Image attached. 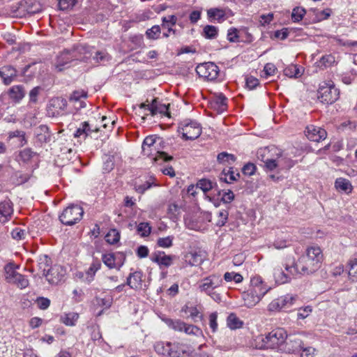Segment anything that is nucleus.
Masks as SVG:
<instances>
[{
	"label": "nucleus",
	"instance_id": "1",
	"mask_svg": "<svg viewBox=\"0 0 357 357\" xmlns=\"http://www.w3.org/2000/svg\"><path fill=\"white\" fill-rule=\"evenodd\" d=\"M323 260V254L319 246L314 245L306 249L296 263L293 266L286 265L287 272L294 275L298 273L303 275H310L316 272L320 267Z\"/></svg>",
	"mask_w": 357,
	"mask_h": 357
},
{
	"label": "nucleus",
	"instance_id": "2",
	"mask_svg": "<svg viewBox=\"0 0 357 357\" xmlns=\"http://www.w3.org/2000/svg\"><path fill=\"white\" fill-rule=\"evenodd\" d=\"M162 140L155 135L147 136L142 143V153L144 155L152 157L155 162H168L173 159L172 156L164 151H159Z\"/></svg>",
	"mask_w": 357,
	"mask_h": 357
},
{
	"label": "nucleus",
	"instance_id": "3",
	"mask_svg": "<svg viewBox=\"0 0 357 357\" xmlns=\"http://www.w3.org/2000/svg\"><path fill=\"white\" fill-rule=\"evenodd\" d=\"M261 341L259 349H277L282 352V346H284L285 340L287 339V331L282 328H278L265 336L261 335L258 337Z\"/></svg>",
	"mask_w": 357,
	"mask_h": 357
},
{
	"label": "nucleus",
	"instance_id": "4",
	"mask_svg": "<svg viewBox=\"0 0 357 357\" xmlns=\"http://www.w3.org/2000/svg\"><path fill=\"white\" fill-rule=\"evenodd\" d=\"M222 282L223 280L220 275L213 274L202 279L198 282V288L201 292L205 293L215 301L220 302L221 295L216 289L222 286Z\"/></svg>",
	"mask_w": 357,
	"mask_h": 357
},
{
	"label": "nucleus",
	"instance_id": "5",
	"mask_svg": "<svg viewBox=\"0 0 357 357\" xmlns=\"http://www.w3.org/2000/svg\"><path fill=\"white\" fill-rule=\"evenodd\" d=\"M339 94V89L335 86L333 81H324L319 84L317 98L321 102L333 104L338 99Z\"/></svg>",
	"mask_w": 357,
	"mask_h": 357
},
{
	"label": "nucleus",
	"instance_id": "6",
	"mask_svg": "<svg viewBox=\"0 0 357 357\" xmlns=\"http://www.w3.org/2000/svg\"><path fill=\"white\" fill-rule=\"evenodd\" d=\"M84 209L77 204L66 207L59 215V220L65 225L72 226L79 222L83 217Z\"/></svg>",
	"mask_w": 357,
	"mask_h": 357
},
{
	"label": "nucleus",
	"instance_id": "7",
	"mask_svg": "<svg viewBox=\"0 0 357 357\" xmlns=\"http://www.w3.org/2000/svg\"><path fill=\"white\" fill-rule=\"evenodd\" d=\"M89 48V46L86 45L79 44L75 46L71 50H64L57 56L55 68L58 71L63 70L66 65L68 64L76 58L77 52L79 54L86 53L88 52Z\"/></svg>",
	"mask_w": 357,
	"mask_h": 357
},
{
	"label": "nucleus",
	"instance_id": "8",
	"mask_svg": "<svg viewBox=\"0 0 357 357\" xmlns=\"http://www.w3.org/2000/svg\"><path fill=\"white\" fill-rule=\"evenodd\" d=\"M178 132L185 140H195L201 135L202 126L197 121L185 119L179 123Z\"/></svg>",
	"mask_w": 357,
	"mask_h": 357
},
{
	"label": "nucleus",
	"instance_id": "9",
	"mask_svg": "<svg viewBox=\"0 0 357 357\" xmlns=\"http://www.w3.org/2000/svg\"><path fill=\"white\" fill-rule=\"evenodd\" d=\"M5 278L8 282L14 284L20 289L26 288L29 285L28 279L19 273L12 264L5 266Z\"/></svg>",
	"mask_w": 357,
	"mask_h": 357
},
{
	"label": "nucleus",
	"instance_id": "10",
	"mask_svg": "<svg viewBox=\"0 0 357 357\" xmlns=\"http://www.w3.org/2000/svg\"><path fill=\"white\" fill-rule=\"evenodd\" d=\"M304 336V333L287 335V339L285 340L284 346H282V352L291 354L301 351L304 345L302 340V337Z\"/></svg>",
	"mask_w": 357,
	"mask_h": 357
},
{
	"label": "nucleus",
	"instance_id": "11",
	"mask_svg": "<svg viewBox=\"0 0 357 357\" xmlns=\"http://www.w3.org/2000/svg\"><path fill=\"white\" fill-rule=\"evenodd\" d=\"M196 72L199 77L208 81H213L218 77L220 70L214 63L207 62L198 65L196 68Z\"/></svg>",
	"mask_w": 357,
	"mask_h": 357
},
{
	"label": "nucleus",
	"instance_id": "12",
	"mask_svg": "<svg viewBox=\"0 0 357 357\" xmlns=\"http://www.w3.org/2000/svg\"><path fill=\"white\" fill-rule=\"evenodd\" d=\"M166 323L173 330L180 332L184 331L188 335H199L202 333V330L198 327L193 325H188L179 319H167Z\"/></svg>",
	"mask_w": 357,
	"mask_h": 357
},
{
	"label": "nucleus",
	"instance_id": "13",
	"mask_svg": "<svg viewBox=\"0 0 357 357\" xmlns=\"http://www.w3.org/2000/svg\"><path fill=\"white\" fill-rule=\"evenodd\" d=\"M296 298V296L290 294L280 296L271 302L268 305V310L270 311H279L284 308L289 307L294 304Z\"/></svg>",
	"mask_w": 357,
	"mask_h": 357
},
{
	"label": "nucleus",
	"instance_id": "14",
	"mask_svg": "<svg viewBox=\"0 0 357 357\" xmlns=\"http://www.w3.org/2000/svg\"><path fill=\"white\" fill-rule=\"evenodd\" d=\"M65 275L66 270L62 266L54 265L47 269L44 276L50 284H57L63 280Z\"/></svg>",
	"mask_w": 357,
	"mask_h": 357
},
{
	"label": "nucleus",
	"instance_id": "15",
	"mask_svg": "<svg viewBox=\"0 0 357 357\" xmlns=\"http://www.w3.org/2000/svg\"><path fill=\"white\" fill-rule=\"evenodd\" d=\"M305 133L308 139L316 142L325 139L327 136V132L324 129L314 125L307 126Z\"/></svg>",
	"mask_w": 357,
	"mask_h": 357
},
{
	"label": "nucleus",
	"instance_id": "16",
	"mask_svg": "<svg viewBox=\"0 0 357 357\" xmlns=\"http://www.w3.org/2000/svg\"><path fill=\"white\" fill-rule=\"evenodd\" d=\"M174 256L166 255L164 252H155L151 255L152 261L157 263L160 267H169L172 264Z\"/></svg>",
	"mask_w": 357,
	"mask_h": 357
},
{
	"label": "nucleus",
	"instance_id": "17",
	"mask_svg": "<svg viewBox=\"0 0 357 357\" xmlns=\"http://www.w3.org/2000/svg\"><path fill=\"white\" fill-rule=\"evenodd\" d=\"M98 128L93 127V126L90 125L88 121H84L80 124L79 128H77V130L74 133V137L75 138L82 137L85 139L86 137L90 135L93 132H98Z\"/></svg>",
	"mask_w": 357,
	"mask_h": 357
},
{
	"label": "nucleus",
	"instance_id": "18",
	"mask_svg": "<svg viewBox=\"0 0 357 357\" xmlns=\"http://www.w3.org/2000/svg\"><path fill=\"white\" fill-rule=\"evenodd\" d=\"M13 213V203L10 200H4L0 202V222H7Z\"/></svg>",
	"mask_w": 357,
	"mask_h": 357
},
{
	"label": "nucleus",
	"instance_id": "19",
	"mask_svg": "<svg viewBox=\"0 0 357 357\" xmlns=\"http://www.w3.org/2000/svg\"><path fill=\"white\" fill-rule=\"evenodd\" d=\"M169 106V104H162L159 102L158 98H154L151 103V106H149V110L151 112L152 116H155L159 113L169 116L168 112Z\"/></svg>",
	"mask_w": 357,
	"mask_h": 357
},
{
	"label": "nucleus",
	"instance_id": "20",
	"mask_svg": "<svg viewBox=\"0 0 357 357\" xmlns=\"http://www.w3.org/2000/svg\"><path fill=\"white\" fill-rule=\"evenodd\" d=\"M118 256L114 253H105L102 255V261L109 269L116 268L120 270L123 265V261L121 262H116Z\"/></svg>",
	"mask_w": 357,
	"mask_h": 357
},
{
	"label": "nucleus",
	"instance_id": "21",
	"mask_svg": "<svg viewBox=\"0 0 357 357\" xmlns=\"http://www.w3.org/2000/svg\"><path fill=\"white\" fill-rule=\"evenodd\" d=\"M16 76L17 70L11 66H5L0 68V77L6 85L10 84Z\"/></svg>",
	"mask_w": 357,
	"mask_h": 357
},
{
	"label": "nucleus",
	"instance_id": "22",
	"mask_svg": "<svg viewBox=\"0 0 357 357\" xmlns=\"http://www.w3.org/2000/svg\"><path fill=\"white\" fill-rule=\"evenodd\" d=\"M154 350L158 355L162 357H171L172 343L169 342H157L154 344Z\"/></svg>",
	"mask_w": 357,
	"mask_h": 357
},
{
	"label": "nucleus",
	"instance_id": "23",
	"mask_svg": "<svg viewBox=\"0 0 357 357\" xmlns=\"http://www.w3.org/2000/svg\"><path fill=\"white\" fill-rule=\"evenodd\" d=\"M142 276L143 273L142 271H135L132 273H130L127 278L126 284L134 289L141 288Z\"/></svg>",
	"mask_w": 357,
	"mask_h": 357
},
{
	"label": "nucleus",
	"instance_id": "24",
	"mask_svg": "<svg viewBox=\"0 0 357 357\" xmlns=\"http://www.w3.org/2000/svg\"><path fill=\"white\" fill-rule=\"evenodd\" d=\"M51 133L49 128L45 125L40 126L36 130V138L40 144L47 143L50 141Z\"/></svg>",
	"mask_w": 357,
	"mask_h": 357
},
{
	"label": "nucleus",
	"instance_id": "25",
	"mask_svg": "<svg viewBox=\"0 0 357 357\" xmlns=\"http://www.w3.org/2000/svg\"><path fill=\"white\" fill-rule=\"evenodd\" d=\"M8 94L13 101L18 102L24 97L25 91L22 86H13L9 89Z\"/></svg>",
	"mask_w": 357,
	"mask_h": 357
},
{
	"label": "nucleus",
	"instance_id": "26",
	"mask_svg": "<svg viewBox=\"0 0 357 357\" xmlns=\"http://www.w3.org/2000/svg\"><path fill=\"white\" fill-rule=\"evenodd\" d=\"M243 298L244 300L245 305L248 307L255 306L261 301V298L257 296V294H254V292L250 289L247 292L243 293Z\"/></svg>",
	"mask_w": 357,
	"mask_h": 357
},
{
	"label": "nucleus",
	"instance_id": "27",
	"mask_svg": "<svg viewBox=\"0 0 357 357\" xmlns=\"http://www.w3.org/2000/svg\"><path fill=\"white\" fill-rule=\"evenodd\" d=\"M276 155L279 168L281 169H289L295 165L294 161L287 156H284L282 151H279L276 153Z\"/></svg>",
	"mask_w": 357,
	"mask_h": 357
},
{
	"label": "nucleus",
	"instance_id": "28",
	"mask_svg": "<svg viewBox=\"0 0 357 357\" xmlns=\"http://www.w3.org/2000/svg\"><path fill=\"white\" fill-rule=\"evenodd\" d=\"M335 186L338 190L344 192L347 194L351 192L353 189L350 181L344 178H337L335 182Z\"/></svg>",
	"mask_w": 357,
	"mask_h": 357
},
{
	"label": "nucleus",
	"instance_id": "29",
	"mask_svg": "<svg viewBox=\"0 0 357 357\" xmlns=\"http://www.w3.org/2000/svg\"><path fill=\"white\" fill-rule=\"evenodd\" d=\"M227 99L222 94H220L215 98V99L211 102V107L216 109L218 112H224L227 105Z\"/></svg>",
	"mask_w": 357,
	"mask_h": 357
},
{
	"label": "nucleus",
	"instance_id": "30",
	"mask_svg": "<svg viewBox=\"0 0 357 357\" xmlns=\"http://www.w3.org/2000/svg\"><path fill=\"white\" fill-rule=\"evenodd\" d=\"M236 160V157L227 152H221L217 155V161L219 164L231 165Z\"/></svg>",
	"mask_w": 357,
	"mask_h": 357
},
{
	"label": "nucleus",
	"instance_id": "31",
	"mask_svg": "<svg viewBox=\"0 0 357 357\" xmlns=\"http://www.w3.org/2000/svg\"><path fill=\"white\" fill-rule=\"evenodd\" d=\"M185 354H189L188 346L178 342L172 344L171 357H181Z\"/></svg>",
	"mask_w": 357,
	"mask_h": 357
},
{
	"label": "nucleus",
	"instance_id": "32",
	"mask_svg": "<svg viewBox=\"0 0 357 357\" xmlns=\"http://www.w3.org/2000/svg\"><path fill=\"white\" fill-rule=\"evenodd\" d=\"M177 22V17L176 15H171L162 18V29H169V31H172L174 34H176V30L172 29Z\"/></svg>",
	"mask_w": 357,
	"mask_h": 357
},
{
	"label": "nucleus",
	"instance_id": "33",
	"mask_svg": "<svg viewBox=\"0 0 357 357\" xmlns=\"http://www.w3.org/2000/svg\"><path fill=\"white\" fill-rule=\"evenodd\" d=\"M284 74L289 77H299L303 74V68L297 65H291L284 70Z\"/></svg>",
	"mask_w": 357,
	"mask_h": 357
},
{
	"label": "nucleus",
	"instance_id": "34",
	"mask_svg": "<svg viewBox=\"0 0 357 357\" xmlns=\"http://www.w3.org/2000/svg\"><path fill=\"white\" fill-rule=\"evenodd\" d=\"M218 29L213 25H206L203 29L202 36L206 38L213 40L217 38Z\"/></svg>",
	"mask_w": 357,
	"mask_h": 357
},
{
	"label": "nucleus",
	"instance_id": "35",
	"mask_svg": "<svg viewBox=\"0 0 357 357\" xmlns=\"http://www.w3.org/2000/svg\"><path fill=\"white\" fill-rule=\"evenodd\" d=\"M216 186L215 183L207 178L200 179L197 183V187L201 189L204 193L213 190Z\"/></svg>",
	"mask_w": 357,
	"mask_h": 357
},
{
	"label": "nucleus",
	"instance_id": "36",
	"mask_svg": "<svg viewBox=\"0 0 357 357\" xmlns=\"http://www.w3.org/2000/svg\"><path fill=\"white\" fill-rule=\"evenodd\" d=\"M31 176L29 174H24L22 172H16L11 176V179L13 183L15 185H21L26 181H28L30 178Z\"/></svg>",
	"mask_w": 357,
	"mask_h": 357
},
{
	"label": "nucleus",
	"instance_id": "37",
	"mask_svg": "<svg viewBox=\"0 0 357 357\" xmlns=\"http://www.w3.org/2000/svg\"><path fill=\"white\" fill-rule=\"evenodd\" d=\"M38 264L39 269L42 270L43 275L47 272L49 267L51 266L52 260L51 259L46 255L39 256L38 259Z\"/></svg>",
	"mask_w": 357,
	"mask_h": 357
},
{
	"label": "nucleus",
	"instance_id": "38",
	"mask_svg": "<svg viewBox=\"0 0 357 357\" xmlns=\"http://www.w3.org/2000/svg\"><path fill=\"white\" fill-rule=\"evenodd\" d=\"M207 14L209 18H213L221 22L225 20V13L222 9L211 8L208 10Z\"/></svg>",
	"mask_w": 357,
	"mask_h": 357
},
{
	"label": "nucleus",
	"instance_id": "39",
	"mask_svg": "<svg viewBox=\"0 0 357 357\" xmlns=\"http://www.w3.org/2000/svg\"><path fill=\"white\" fill-rule=\"evenodd\" d=\"M335 62V59L332 54L323 56L317 62V66L321 68H326L331 66Z\"/></svg>",
	"mask_w": 357,
	"mask_h": 357
},
{
	"label": "nucleus",
	"instance_id": "40",
	"mask_svg": "<svg viewBox=\"0 0 357 357\" xmlns=\"http://www.w3.org/2000/svg\"><path fill=\"white\" fill-rule=\"evenodd\" d=\"M229 212L227 210H220L217 213L216 220L215 225L218 227L224 226L228 219Z\"/></svg>",
	"mask_w": 357,
	"mask_h": 357
},
{
	"label": "nucleus",
	"instance_id": "41",
	"mask_svg": "<svg viewBox=\"0 0 357 357\" xmlns=\"http://www.w3.org/2000/svg\"><path fill=\"white\" fill-rule=\"evenodd\" d=\"M222 174H225L224 178H221V180L224 181L225 182L229 183L232 181H237L238 178L240 177V174L236 173L235 174L233 167H230L227 172H225V170L224 169L222 171Z\"/></svg>",
	"mask_w": 357,
	"mask_h": 357
},
{
	"label": "nucleus",
	"instance_id": "42",
	"mask_svg": "<svg viewBox=\"0 0 357 357\" xmlns=\"http://www.w3.org/2000/svg\"><path fill=\"white\" fill-rule=\"evenodd\" d=\"M93 59L96 63L105 64L111 60V56L105 51H98Z\"/></svg>",
	"mask_w": 357,
	"mask_h": 357
},
{
	"label": "nucleus",
	"instance_id": "43",
	"mask_svg": "<svg viewBox=\"0 0 357 357\" xmlns=\"http://www.w3.org/2000/svg\"><path fill=\"white\" fill-rule=\"evenodd\" d=\"M79 318V314L76 312H69L65 314L63 317H62L63 323L66 326H73L75 325L77 319Z\"/></svg>",
	"mask_w": 357,
	"mask_h": 357
},
{
	"label": "nucleus",
	"instance_id": "44",
	"mask_svg": "<svg viewBox=\"0 0 357 357\" xmlns=\"http://www.w3.org/2000/svg\"><path fill=\"white\" fill-rule=\"evenodd\" d=\"M161 28L159 25H154L146 31V37L151 40H156L159 38Z\"/></svg>",
	"mask_w": 357,
	"mask_h": 357
},
{
	"label": "nucleus",
	"instance_id": "45",
	"mask_svg": "<svg viewBox=\"0 0 357 357\" xmlns=\"http://www.w3.org/2000/svg\"><path fill=\"white\" fill-rule=\"evenodd\" d=\"M243 321H241L235 314H231L227 318V326L231 329L239 328L242 326Z\"/></svg>",
	"mask_w": 357,
	"mask_h": 357
},
{
	"label": "nucleus",
	"instance_id": "46",
	"mask_svg": "<svg viewBox=\"0 0 357 357\" xmlns=\"http://www.w3.org/2000/svg\"><path fill=\"white\" fill-rule=\"evenodd\" d=\"M187 258L188 259L189 264L191 266H199L203 261L202 256L196 252H190L187 256Z\"/></svg>",
	"mask_w": 357,
	"mask_h": 357
},
{
	"label": "nucleus",
	"instance_id": "47",
	"mask_svg": "<svg viewBox=\"0 0 357 357\" xmlns=\"http://www.w3.org/2000/svg\"><path fill=\"white\" fill-rule=\"evenodd\" d=\"M120 239V234L118 230L115 229H110L107 234L105 236L106 241L109 244H114Z\"/></svg>",
	"mask_w": 357,
	"mask_h": 357
},
{
	"label": "nucleus",
	"instance_id": "48",
	"mask_svg": "<svg viewBox=\"0 0 357 357\" xmlns=\"http://www.w3.org/2000/svg\"><path fill=\"white\" fill-rule=\"evenodd\" d=\"M36 155L31 149L26 148L20 152L19 157L24 162H28Z\"/></svg>",
	"mask_w": 357,
	"mask_h": 357
},
{
	"label": "nucleus",
	"instance_id": "49",
	"mask_svg": "<svg viewBox=\"0 0 357 357\" xmlns=\"http://www.w3.org/2000/svg\"><path fill=\"white\" fill-rule=\"evenodd\" d=\"M101 268V263L98 260H94L93 263L91 264L89 270L87 271L86 273L89 276H90L89 281H91L93 280V276L95 275L96 273Z\"/></svg>",
	"mask_w": 357,
	"mask_h": 357
},
{
	"label": "nucleus",
	"instance_id": "50",
	"mask_svg": "<svg viewBox=\"0 0 357 357\" xmlns=\"http://www.w3.org/2000/svg\"><path fill=\"white\" fill-rule=\"evenodd\" d=\"M349 275L352 278L353 280L357 281V257L353 259H351L349 262Z\"/></svg>",
	"mask_w": 357,
	"mask_h": 357
},
{
	"label": "nucleus",
	"instance_id": "51",
	"mask_svg": "<svg viewBox=\"0 0 357 357\" xmlns=\"http://www.w3.org/2000/svg\"><path fill=\"white\" fill-rule=\"evenodd\" d=\"M137 231L142 236H148L151 231V227L148 222H141L137 226Z\"/></svg>",
	"mask_w": 357,
	"mask_h": 357
},
{
	"label": "nucleus",
	"instance_id": "52",
	"mask_svg": "<svg viewBox=\"0 0 357 357\" xmlns=\"http://www.w3.org/2000/svg\"><path fill=\"white\" fill-rule=\"evenodd\" d=\"M305 14V10L303 8L296 7L293 9L292 13H291V18L294 22H299L301 21L303 16Z\"/></svg>",
	"mask_w": 357,
	"mask_h": 357
},
{
	"label": "nucleus",
	"instance_id": "53",
	"mask_svg": "<svg viewBox=\"0 0 357 357\" xmlns=\"http://www.w3.org/2000/svg\"><path fill=\"white\" fill-rule=\"evenodd\" d=\"M97 303L100 307L105 309H108L111 307L113 303V298L112 296H106L105 298H96Z\"/></svg>",
	"mask_w": 357,
	"mask_h": 357
},
{
	"label": "nucleus",
	"instance_id": "54",
	"mask_svg": "<svg viewBox=\"0 0 357 357\" xmlns=\"http://www.w3.org/2000/svg\"><path fill=\"white\" fill-rule=\"evenodd\" d=\"M174 237L169 236L165 238H159L157 241V245L161 248H170L173 244Z\"/></svg>",
	"mask_w": 357,
	"mask_h": 357
},
{
	"label": "nucleus",
	"instance_id": "55",
	"mask_svg": "<svg viewBox=\"0 0 357 357\" xmlns=\"http://www.w3.org/2000/svg\"><path fill=\"white\" fill-rule=\"evenodd\" d=\"M250 289L261 299L262 297L271 289V287L267 285L262 287H251Z\"/></svg>",
	"mask_w": 357,
	"mask_h": 357
},
{
	"label": "nucleus",
	"instance_id": "56",
	"mask_svg": "<svg viewBox=\"0 0 357 357\" xmlns=\"http://www.w3.org/2000/svg\"><path fill=\"white\" fill-rule=\"evenodd\" d=\"M26 231L25 230L21 229V228H15L11 231V236L13 238L17 241L22 240L25 238L26 236Z\"/></svg>",
	"mask_w": 357,
	"mask_h": 357
},
{
	"label": "nucleus",
	"instance_id": "57",
	"mask_svg": "<svg viewBox=\"0 0 357 357\" xmlns=\"http://www.w3.org/2000/svg\"><path fill=\"white\" fill-rule=\"evenodd\" d=\"M264 166L268 170L270 171L275 169L277 167H279L278 158H276L275 159H273L267 157L264 163Z\"/></svg>",
	"mask_w": 357,
	"mask_h": 357
},
{
	"label": "nucleus",
	"instance_id": "58",
	"mask_svg": "<svg viewBox=\"0 0 357 357\" xmlns=\"http://www.w3.org/2000/svg\"><path fill=\"white\" fill-rule=\"evenodd\" d=\"M311 312L312 307L308 305L305 307H301L298 310L297 313V318L298 319H304L307 317Z\"/></svg>",
	"mask_w": 357,
	"mask_h": 357
},
{
	"label": "nucleus",
	"instance_id": "59",
	"mask_svg": "<svg viewBox=\"0 0 357 357\" xmlns=\"http://www.w3.org/2000/svg\"><path fill=\"white\" fill-rule=\"evenodd\" d=\"M256 171V166L255 164L248 162L242 168V172L245 175L252 176Z\"/></svg>",
	"mask_w": 357,
	"mask_h": 357
},
{
	"label": "nucleus",
	"instance_id": "60",
	"mask_svg": "<svg viewBox=\"0 0 357 357\" xmlns=\"http://www.w3.org/2000/svg\"><path fill=\"white\" fill-rule=\"evenodd\" d=\"M234 199V192L229 190L227 191L223 192L222 196L221 197V201L223 203L229 204Z\"/></svg>",
	"mask_w": 357,
	"mask_h": 357
},
{
	"label": "nucleus",
	"instance_id": "61",
	"mask_svg": "<svg viewBox=\"0 0 357 357\" xmlns=\"http://www.w3.org/2000/svg\"><path fill=\"white\" fill-rule=\"evenodd\" d=\"M276 70L277 68L273 63H266L264 68V72L266 75V77L273 75Z\"/></svg>",
	"mask_w": 357,
	"mask_h": 357
},
{
	"label": "nucleus",
	"instance_id": "62",
	"mask_svg": "<svg viewBox=\"0 0 357 357\" xmlns=\"http://www.w3.org/2000/svg\"><path fill=\"white\" fill-rule=\"evenodd\" d=\"M38 307L41 310L47 309L50 305V301L44 297H39L36 300Z\"/></svg>",
	"mask_w": 357,
	"mask_h": 357
},
{
	"label": "nucleus",
	"instance_id": "63",
	"mask_svg": "<svg viewBox=\"0 0 357 357\" xmlns=\"http://www.w3.org/2000/svg\"><path fill=\"white\" fill-rule=\"evenodd\" d=\"M238 30L235 28L230 29L228 31L227 33V39L230 42H238Z\"/></svg>",
	"mask_w": 357,
	"mask_h": 357
},
{
	"label": "nucleus",
	"instance_id": "64",
	"mask_svg": "<svg viewBox=\"0 0 357 357\" xmlns=\"http://www.w3.org/2000/svg\"><path fill=\"white\" fill-rule=\"evenodd\" d=\"M302 353L301 354V357H313L315 352V349L312 347H307L301 349Z\"/></svg>",
	"mask_w": 357,
	"mask_h": 357
}]
</instances>
